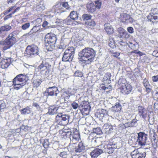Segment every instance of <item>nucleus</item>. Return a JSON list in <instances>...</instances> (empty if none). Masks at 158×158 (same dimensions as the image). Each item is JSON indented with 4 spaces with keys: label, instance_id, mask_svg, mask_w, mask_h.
<instances>
[{
    "label": "nucleus",
    "instance_id": "4c0bfd02",
    "mask_svg": "<svg viewBox=\"0 0 158 158\" xmlns=\"http://www.w3.org/2000/svg\"><path fill=\"white\" fill-rule=\"evenodd\" d=\"M95 7L97 9H99L101 8L102 5V1L100 0H96L94 2Z\"/></svg>",
    "mask_w": 158,
    "mask_h": 158
},
{
    "label": "nucleus",
    "instance_id": "5701e85b",
    "mask_svg": "<svg viewBox=\"0 0 158 158\" xmlns=\"http://www.w3.org/2000/svg\"><path fill=\"white\" fill-rule=\"evenodd\" d=\"M122 108V106L119 102H116L114 106L111 108V110L114 112H118L120 111Z\"/></svg>",
    "mask_w": 158,
    "mask_h": 158
},
{
    "label": "nucleus",
    "instance_id": "4468645a",
    "mask_svg": "<svg viewBox=\"0 0 158 158\" xmlns=\"http://www.w3.org/2000/svg\"><path fill=\"white\" fill-rule=\"evenodd\" d=\"M13 85L14 86V88L15 89L18 90L22 88L23 86L25 85V82L23 83L21 81L18 79L15 80V78L13 80Z\"/></svg>",
    "mask_w": 158,
    "mask_h": 158
},
{
    "label": "nucleus",
    "instance_id": "6e6d98bb",
    "mask_svg": "<svg viewBox=\"0 0 158 158\" xmlns=\"http://www.w3.org/2000/svg\"><path fill=\"white\" fill-rule=\"evenodd\" d=\"M72 106L73 108L75 109H77L79 107V105L78 104L75 102H73L72 104Z\"/></svg>",
    "mask_w": 158,
    "mask_h": 158
},
{
    "label": "nucleus",
    "instance_id": "e433bc0d",
    "mask_svg": "<svg viewBox=\"0 0 158 158\" xmlns=\"http://www.w3.org/2000/svg\"><path fill=\"white\" fill-rule=\"evenodd\" d=\"M68 106V102H60L59 104V108L61 107V109H65Z\"/></svg>",
    "mask_w": 158,
    "mask_h": 158
},
{
    "label": "nucleus",
    "instance_id": "4d7b16f0",
    "mask_svg": "<svg viewBox=\"0 0 158 158\" xmlns=\"http://www.w3.org/2000/svg\"><path fill=\"white\" fill-rule=\"evenodd\" d=\"M62 6L67 9H68L69 8V6L67 2H63L62 4Z\"/></svg>",
    "mask_w": 158,
    "mask_h": 158
},
{
    "label": "nucleus",
    "instance_id": "7c9ffc66",
    "mask_svg": "<svg viewBox=\"0 0 158 158\" xmlns=\"http://www.w3.org/2000/svg\"><path fill=\"white\" fill-rule=\"evenodd\" d=\"M118 31L120 35V37H123L124 35H125L127 34V32L122 27L118 28Z\"/></svg>",
    "mask_w": 158,
    "mask_h": 158
},
{
    "label": "nucleus",
    "instance_id": "0e129e2a",
    "mask_svg": "<svg viewBox=\"0 0 158 158\" xmlns=\"http://www.w3.org/2000/svg\"><path fill=\"white\" fill-rule=\"evenodd\" d=\"M152 80L154 82L158 81V75L156 76H153L152 77Z\"/></svg>",
    "mask_w": 158,
    "mask_h": 158
},
{
    "label": "nucleus",
    "instance_id": "5fc2aeb1",
    "mask_svg": "<svg viewBox=\"0 0 158 158\" xmlns=\"http://www.w3.org/2000/svg\"><path fill=\"white\" fill-rule=\"evenodd\" d=\"M32 106L35 107L38 110H40V107L39 105L37 102H34L32 104Z\"/></svg>",
    "mask_w": 158,
    "mask_h": 158
},
{
    "label": "nucleus",
    "instance_id": "f8f14e48",
    "mask_svg": "<svg viewBox=\"0 0 158 158\" xmlns=\"http://www.w3.org/2000/svg\"><path fill=\"white\" fill-rule=\"evenodd\" d=\"M80 138V135L78 131L77 130L74 131L70 137V143L75 144L79 140Z\"/></svg>",
    "mask_w": 158,
    "mask_h": 158
},
{
    "label": "nucleus",
    "instance_id": "6e6552de",
    "mask_svg": "<svg viewBox=\"0 0 158 158\" xmlns=\"http://www.w3.org/2000/svg\"><path fill=\"white\" fill-rule=\"evenodd\" d=\"M95 116L101 120L108 117L107 111L106 110L102 109L98 110L95 114Z\"/></svg>",
    "mask_w": 158,
    "mask_h": 158
},
{
    "label": "nucleus",
    "instance_id": "393cba45",
    "mask_svg": "<svg viewBox=\"0 0 158 158\" xmlns=\"http://www.w3.org/2000/svg\"><path fill=\"white\" fill-rule=\"evenodd\" d=\"M73 57H74L73 56H71L70 54H65L64 52L62 58V60L65 62L68 61L70 62L72 61Z\"/></svg>",
    "mask_w": 158,
    "mask_h": 158
},
{
    "label": "nucleus",
    "instance_id": "0eeeda50",
    "mask_svg": "<svg viewBox=\"0 0 158 158\" xmlns=\"http://www.w3.org/2000/svg\"><path fill=\"white\" fill-rule=\"evenodd\" d=\"M120 143L118 142L108 144L106 147L105 148V152L110 154L114 152L115 149H118L120 148V146H118V144Z\"/></svg>",
    "mask_w": 158,
    "mask_h": 158
},
{
    "label": "nucleus",
    "instance_id": "b1692460",
    "mask_svg": "<svg viewBox=\"0 0 158 158\" xmlns=\"http://www.w3.org/2000/svg\"><path fill=\"white\" fill-rule=\"evenodd\" d=\"M104 26L105 30L107 34L111 35L114 33L113 28L109 24H105Z\"/></svg>",
    "mask_w": 158,
    "mask_h": 158
},
{
    "label": "nucleus",
    "instance_id": "8fccbe9b",
    "mask_svg": "<svg viewBox=\"0 0 158 158\" xmlns=\"http://www.w3.org/2000/svg\"><path fill=\"white\" fill-rule=\"evenodd\" d=\"M73 132L71 131H67V132H64V135H65L67 137H69L70 138V136H71Z\"/></svg>",
    "mask_w": 158,
    "mask_h": 158
},
{
    "label": "nucleus",
    "instance_id": "9b49d317",
    "mask_svg": "<svg viewBox=\"0 0 158 158\" xmlns=\"http://www.w3.org/2000/svg\"><path fill=\"white\" fill-rule=\"evenodd\" d=\"M123 85H121V92L122 93L125 94H130L132 90V86L128 83L125 84L122 82Z\"/></svg>",
    "mask_w": 158,
    "mask_h": 158
},
{
    "label": "nucleus",
    "instance_id": "ddd939ff",
    "mask_svg": "<svg viewBox=\"0 0 158 158\" xmlns=\"http://www.w3.org/2000/svg\"><path fill=\"white\" fill-rule=\"evenodd\" d=\"M137 110L138 114L142 118L145 119L148 116V111L144 107L141 106L138 107Z\"/></svg>",
    "mask_w": 158,
    "mask_h": 158
},
{
    "label": "nucleus",
    "instance_id": "e2e57ef3",
    "mask_svg": "<svg viewBox=\"0 0 158 158\" xmlns=\"http://www.w3.org/2000/svg\"><path fill=\"white\" fill-rule=\"evenodd\" d=\"M128 31L130 33H132L134 32V29L132 27H129L127 28Z\"/></svg>",
    "mask_w": 158,
    "mask_h": 158
},
{
    "label": "nucleus",
    "instance_id": "a18cd8bd",
    "mask_svg": "<svg viewBox=\"0 0 158 158\" xmlns=\"http://www.w3.org/2000/svg\"><path fill=\"white\" fill-rule=\"evenodd\" d=\"M138 120L136 119H132L131 122V127H136L137 125V121Z\"/></svg>",
    "mask_w": 158,
    "mask_h": 158
},
{
    "label": "nucleus",
    "instance_id": "412c9836",
    "mask_svg": "<svg viewBox=\"0 0 158 158\" xmlns=\"http://www.w3.org/2000/svg\"><path fill=\"white\" fill-rule=\"evenodd\" d=\"M147 18L149 20L154 23L155 21H158V13H150L147 16Z\"/></svg>",
    "mask_w": 158,
    "mask_h": 158
},
{
    "label": "nucleus",
    "instance_id": "cd10ccee",
    "mask_svg": "<svg viewBox=\"0 0 158 158\" xmlns=\"http://www.w3.org/2000/svg\"><path fill=\"white\" fill-rule=\"evenodd\" d=\"M41 28V26L40 25L37 24L34 26L31 29L28 33V34L31 35L33 33H35L39 31Z\"/></svg>",
    "mask_w": 158,
    "mask_h": 158
},
{
    "label": "nucleus",
    "instance_id": "ea45409f",
    "mask_svg": "<svg viewBox=\"0 0 158 158\" xmlns=\"http://www.w3.org/2000/svg\"><path fill=\"white\" fill-rule=\"evenodd\" d=\"M86 25L87 26L94 27L95 25V22L92 20H89V21L85 22Z\"/></svg>",
    "mask_w": 158,
    "mask_h": 158
},
{
    "label": "nucleus",
    "instance_id": "f704fd0d",
    "mask_svg": "<svg viewBox=\"0 0 158 158\" xmlns=\"http://www.w3.org/2000/svg\"><path fill=\"white\" fill-rule=\"evenodd\" d=\"M42 81L41 80L37 79L35 80H34L33 81V84L34 87L36 88L38 87Z\"/></svg>",
    "mask_w": 158,
    "mask_h": 158
},
{
    "label": "nucleus",
    "instance_id": "79ce46f5",
    "mask_svg": "<svg viewBox=\"0 0 158 158\" xmlns=\"http://www.w3.org/2000/svg\"><path fill=\"white\" fill-rule=\"evenodd\" d=\"M83 74L80 70H77L74 73V75L76 77H81L83 76Z\"/></svg>",
    "mask_w": 158,
    "mask_h": 158
},
{
    "label": "nucleus",
    "instance_id": "6ab92c4d",
    "mask_svg": "<svg viewBox=\"0 0 158 158\" xmlns=\"http://www.w3.org/2000/svg\"><path fill=\"white\" fill-rule=\"evenodd\" d=\"M74 21L78 20L79 18V20H81V18L79 16V14L77 11L75 10H73L71 12L69 15Z\"/></svg>",
    "mask_w": 158,
    "mask_h": 158
},
{
    "label": "nucleus",
    "instance_id": "bb28decb",
    "mask_svg": "<svg viewBox=\"0 0 158 158\" xmlns=\"http://www.w3.org/2000/svg\"><path fill=\"white\" fill-rule=\"evenodd\" d=\"M64 53L70 54L74 57L75 53L74 48L73 47H69L65 50Z\"/></svg>",
    "mask_w": 158,
    "mask_h": 158
},
{
    "label": "nucleus",
    "instance_id": "de8ad7c7",
    "mask_svg": "<svg viewBox=\"0 0 158 158\" xmlns=\"http://www.w3.org/2000/svg\"><path fill=\"white\" fill-rule=\"evenodd\" d=\"M93 132L96 133L97 134H100L101 131L99 128H94L93 129Z\"/></svg>",
    "mask_w": 158,
    "mask_h": 158
},
{
    "label": "nucleus",
    "instance_id": "72a5a7b5",
    "mask_svg": "<svg viewBox=\"0 0 158 158\" xmlns=\"http://www.w3.org/2000/svg\"><path fill=\"white\" fill-rule=\"evenodd\" d=\"M1 27L2 29V30L4 32L9 31L12 29L11 26L8 24H6L2 26Z\"/></svg>",
    "mask_w": 158,
    "mask_h": 158
},
{
    "label": "nucleus",
    "instance_id": "bf43d9fd",
    "mask_svg": "<svg viewBox=\"0 0 158 158\" xmlns=\"http://www.w3.org/2000/svg\"><path fill=\"white\" fill-rule=\"evenodd\" d=\"M48 24L49 23L47 21H45L42 24V26L44 27H49V26L48 25Z\"/></svg>",
    "mask_w": 158,
    "mask_h": 158
},
{
    "label": "nucleus",
    "instance_id": "1a4fd4ad",
    "mask_svg": "<svg viewBox=\"0 0 158 158\" xmlns=\"http://www.w3.org/2000/svg\"><path fill=\"white\" fill-rule=\"evenodd\" d=\"M57 39L56 35L52 33H48L45 36L44 41L55 44Z\"/></svg>",
    "mask_w": 158,
    "mask_h": 158
},
{
    "label": "nucleus",
    "instance_id": "f03ea898",
    "mask_svg": "<svg viewBox=\"0 0 158 158\" xmlns=\"http://www.w3.org/2000/svg\"><path fill=\"white\" fill-rule=\"evenodd\" d=\"M18 34V31H14L10 34L5 40L0 41V46L5 45L3 50L10 48L19 39Z\"/></svg>",
    "mask_w": 158,
    "mask_h": 158
},
{
    "label": "nucleus",
    "instance_id": "680f3d73",
    "mask_svg": "<svg viewBox=\"0 0 158 158\" xmlns=\"http://www.w3.org/2000/svg\"><path fill=\"white\" fill-rule=\"evenodd\" d=\"M87 8L89 11L92 13L94 12L96 10L95 7H94V8H93V7H89V8Z\"/></svg>",
    "mask_w": 158,
    "mask_h": 158
},
{
    "label": "nucleus",
    "instance_id": "603ef678",
    "mask_svg": "<svg viewBox=\"0 0 158 158\" xmlns=\"http://www.w3.org/2000/svg\"><path fill=\"white\" fill-rule=\"evenodd\" d=\"M61 4L60 3H58L56 4L55 6H53L54 8L56 10H57L59 9H60L61 7Z\"/></svg>",
    "mask_w": 158,
    "mask_h": 158
},
{
    "label": "nucleus",
    "instance_id": "c756f323",
    "mask_svg": "<svg viewBox=\"0 0 158 158\" xmlns=\"http://www.w3.org/2000/svg\"><path fill=\"white\" fill-rule=\"evenodd\" d=\"M19 111L21 114L23 115H25L27 114H28L31 113L30 109L28 106H27L25 108L20 110Z\"/></svg>",
    "mask_w": 158,
    "mask_h": 158
},
{
    "label": "nucleus",
    "instance_id": "49530a36",
    "mask_svg": "<svg viewBox=\"0 0 158 158\" xmlns=\"http://www.w3.org/2000/svg\"><path fill=\"white\" fill-rule=\"evenodd\" d=\"M128 44L129 47L132 49L135 50L136 49L135 44H134L132 42H129Z\"/></svg>",
    "mask_w": 158,
    "mask_h": 158
},
{
    "label": "nucleus",
    "instance_id": "473e14b6",
    "mask_svg": "<svg viewBox=\"0 0 158 158\" xmlns=\"http://www.w3.org/2000/svg\"><path fill=\"white\" fill-rule=\"evenodd\" d=\"M68 155L67 152L64 151L61 152L59 155L56 157V158H67Z\"/></svg>",
    "mask_w": 158,
    "mask_h": 158
},
{
    "label": "nucleus",
    "instance_id": "09e8293b",
    "mask_svg": "<svg viewBox=\"0 0 158 158\" xmlns=\"http://www.w3.org/2000/svg\"><path fill=\"white\" fill-rule=\"evenodd\" d=\"M108 45L109 46L112 48H114L115 46L114 42L113 40V39L111 40H110L109 43Z\"/></svg>",
    "mask_w": 158,
    "mask_h": 158
},
{
    "label": "nucleus",
    "instance_id": "a211bd4d",
    "mask_svg": "<svg viewBox=\"0 0 158 158\" xmlns=\"http://www.w3.org/2000/svg\"><path fill=\"white\" fill-rule=\"evenodd\" d=\"M15 80L18 79L23 83L25 82L26 84L27 81L28 80V77L25 74H20L17 75L15 77Z\"/></svg>",
    "mask_w": 158,
    "mask_h": 158
},
{
    "label": "nucleus",
    "instance_id": "3c124183",
    "mask_svg": "<svg viewBox=\"0 0 158 158\" xmlns=\"http://www.w3.org/2000/svg\"><path fill=\"white\" fill-rule=\"evenodd\" d=\"M89 102L88 101H84L81 103L80 106L82 107H85L86 106H87V105H89Z\"/></svg>",
    "mask_w": 158,
    "mask_h": 158
},
{
    "label": "nucleus",
    "instance_id": "338daca9",
    "mask_svg": "<svg viewBox=\"0 0 158 158\" xmlns=\"http://www.w3.org/2000/svg\"><path fill=\"white\" fill-rule=\"evenodd\" d=\"M124 124L126 128L128 127H131V122H126Z\"/></svg>",
    "mask_w": 158,
    "mask_h": 158
},
{
    "label": "nucleus",
    "instance_id": "2f4dec72",
    "mask_svg": "<svg viewBox=\"0 0 158 158\" xmlns=\"http://www.w3.org/2000/svg\"><path fill=\"white\" fill-rule=\"evenodd\" d=\"M73 20L69 16L66 19L64 20V23H66L67 25H71L73 24Z\"/></svg>",
    "mask_w": 158,
    "mask_h": 158
},
{
    "label": "nucleus",
    "instance_id": "58836bf2",
    "mask_svg": "<svg viewBox=\"0 0 158 158\" xmlns=\"http://www.w3.org/2000/svg\"><path fill=\"white\" fill-rule=\"evenodd\" d=\"M111 75L110 73H108L104 77V81H106L107 83H110L111 82L110 77Z\"/></svg>",
    "mask_w": 158,
    "mask_h": 158
},
{
    "label": "nucleus",
    "instance_id": "c03bdc74",
    "mask_svg": "<svg viewBox=\"0 0 158 158\" xmlns=\"http://www.w3.org/2000/svg\"><path fill=\"white\" fill-rule=\"evenodd\" d=\"M30 23H27L23 24L21 26V28L23 30H26L28 28L30 27Z\"/></svg>",
    "mask_w": 158,
    "mask_h": 158
},
{
    "label": "nucleus",
    "instance_id": "423d86ee",
    "mask_svg": "<svg viewBox=\"0 0 158 158\" xmlns=\"http://www.w3.org/2000/svg\"><path fill=\"white\" fill-rule=\"evenodd\" d=\"M51 65L46 60H43L42 62L38 66V70L41 72L45 71V74H47L49 73L50 70Z\"/></svg>",
    "mask_w": 158,
    "mask_h": 158
},
{
    "label": "nucleus",
    "instance_id": "774afa93",
    "mask_svg": "<svg viewBox=\"0 0 158 158\" xmlns=\"http://www.w3.org/2000/svg\"><path fill=\"white\" fill-rule=\"evenodd\" d=\"M152 145L153 147L155 148L156 149L157 147V142H153V141L152 140Z\"/></svg>",
    "mask_w": 158,
    "mask_h": 158
},
{
    "label": "nucleus",
    "instance_id": "c85d7f7f",
    "mask_svg": "<svg viewBox=\"0 0 158 158\" xmlns=\"http://www.w3.org/2000/svg\"><path fill=\"white\" fill-rule=\"evenodd\" d=\"M105 130V131L107 134H110L112 133L114 131V129L112 126H110L108 125H105L103 127Z\"/></svg>",
    "mask_w": 158,
    "mask_h": 158
},
{
    "label": "nucleus",
    "instance_id": "f3484780",
    "mask_svg": "<svg viewBox=\"0 0 158 158\" xmlns=\"http://www.w3.org/2000/svg\"><path fill=\"white\" fill-rule=\"evenodd\" d=\"M132 158H145L146 153L144 152L142 153L141 152H138L137 151H134L131 154Z\"/></svg>",
    "mask_w": 158,
    "mask_h": 158
},
{
    "label": "nucleus",
    "instance_id": "9d476101",
    "mask_svg": "<svg viewBox=\"0 0 158 158\" xmlns=\"http://www.w3.org/2000/svg\"><path fill=\"white\" fill-rule=\"evenodd\" d=\"M45 93H47L48 96H57L59 94V91L57 87L53 86L48 88L45 91Z\"/></svg>",
    "mask_w": 158,
    "mask_h": 158
},
{
    "label": "nucleus",
    "instance_id": "37998d69",
    "mask_svg": "<svg viewBox=\"0 0 158 158\" xmlns=\"http://www.w3.org/2000/svg\"><path fill=\"white\" fill-rule=\"evenodd\" d=\"M49 145V142L48 139H44L43 143V146L45 148H48Z\"/></svg>",
    "mask_w": 158,
    "mask_h": 158
},
{
    "label": "nucleus",
    "instance_id": "39448f33",
    "mask_svg": "<svg viewBox=\"0 0 158 158\" xmlns=\"http://www.w3.org/2000/svg\"><path fill=\"white\" fill-rule=\"evenodd\" d=\"M70 116L69 115L63 114L62 113H59L56 116V122L60 125H64L69 122Z\"/></svg>",
    "mask_w": 158,
    "mask_h": 158
},
{
    "label": "nucleus",
    "instance_id": "dca6fc26",
    "mask_svg": "<svg viewBox=\"0 0 158 158\" xmlns=\"http://www.w3.org/2000/svg\"><path fill=\"white\" fill-rule=\"evenodd\" d=\"M12 59L10 58H8L6 59H3L2 61L1 68L3 69L6 68L8 67L11 63Z\"/></svg>",
    "mask_w": 158,
    "mask_h": 158
},
{
    "label": "nucleus",
    "instance_id": "a878e982",
    "mask_svg": "<svg viewBox=\"0 0 158 158\" xmlns=\"http://www.w3.org/2000/svg\"><path fill=\"white\" fill-rule=\"evenodd\" d=\"M45 43V48L48 51H52L54 48L55 44L47 42Z\"/></svg>",
    "mask_w": 158,
    "mask_h": 158
},
{
    "label": "nucleus",
    "instance_id": "864d4df0",
    "mask_svg": "<svg viewBox=\"0 0 158 158\" xmlns=\"http://www.w3.org/2000/svg\"><path fill=\"white\" fill-rule=\"evenodd\" d=\"M98 139V138H96V137H93L92 139L91 140V142L92 144L94 145L95 146H96V143L97 142V139Z\"/></svg>",
    "mask_w": 158,
    "mask_h": 158
},
{
    "label": "nucleus",
    "instance_id": "052dcab7",
    "mask_svg": "<svg viewBox=\"0 0 158 158\" xmlns=\"http://www.w3.org/2000/svg\"><path fill=\"white\" fill-rule=\"evenodd\" d=\"M12 17V16L11 15V14L10 13L9 15H6L4 18V20H6L8 19L9 18H11Z\"/></svg>",
    "mask_w": 158,
    "mask_h": 158
},
{
    "label": "nucleus",
    "instance_id": "69168bd1",
    "mask_svg": "<svg viewBox=\"0 0 158 158\" xmlns=\"http://www.w3.org/2000/svg\"><path fill=\"white\" fill-rule=\"evenodd\" d=\"M154 99L158 101V91H156L155 94L154 95Z\"/></svg>",
    "mask_w": 158,
    "mask_h": 158
},
{
    "label": "nucleus",
    "instance_id": "c9c22d12",
    "mask_svg": "<svg viewBox=\"0 0 158 158\" xmlns=\"http://www.w3.org/2000/svg\"><path fill=\"white\" fill-rule=\"evenodd\" d=\"M91 16L90 15L84 14L82 16V18L83 20L85 22H86V21L91 19Z\"/></svg>",
    "mask_w": 158,
    "mask_h": 158
},
{
    "label": "nucleus",
    "instance_id": "aec40b11",
    "mask_svg": "<svg viewBox=\"0 0 158 158\" xmlns=\"http://www.w3.org/2000/svg\"><path fill=\"white\" fill-rule=\"evenodd\" d=\"M85 146L84 144L82 142H79L77 146L75 148V151L76 152L80 153L84 151Z\"/></svg>",
    "mask_w": 158,
    "mask_h": 158
},
{
    "label": "nucleus",
    "instance_id": "2eb2a0df",
    "mask_svg": "<svg viewBox=\"0 0 158 158\" xmlns=\"http://www.w3.org/2000/svg\"><path fill=\"white\" fill-rule=\"evenodd\" d=\"M103 152V150L99 148H96L94 149L90 153L92 158H96Z\"/></svg>",
    "mask_w": 158,
    "mask_h": 158
},
{
    "label": "nucleus",
    "instance_id": "7ed1b4c3",
    "mask_svg": "<svg viewBox=\"0 0 158 158\" xmlns=\"http://www.w3.org/2000/svg\"><path fill=\"white\" fill-rule=\"evenodd\" d=\"M137 142L139 145L142 146L145 145H150L151 144L152 139L148 137L147 134L142 132L138 133Z\"/></svg>",
    "mask_w": 158,
    "mask_h": 158
},
{
    "label": "nucleus",
    "instance_id": "13d9d810",
    "mask_svg": "<svg viewBox=\"0 0 158 158\" xmlns=\"http://www.w3.org/2000/svg\"><path fill=\"white\" fill-rule=\"evenodd\" d=\"M119 130H123L125 129L126 127L125 124H120L119 125Z\"/></svg>",
    "mask_w": 158,
    "mask_h": 158
},
{
    "label": "nucleus",
    "instance_id": "a19ab883",
    "mask_svg": "<svg viewBox=\"0 0 158 158\" xmlns=\"http://www.w3.org/2000/svg\"><path fill=\"white\" fill-rule=\"evenodd\" d=\"M123 20H125L126 21L129 20L131 22V20L132 18L130 16L127 14H124L123 15Z\"/></svg>",
    "mask_w": 158,
    "mask_h": 158
},
{
    "label": "nucleus",
    "instance_id": "f257e3e1",
    "mask_svg": "<svg viewBox=\"0 0 158 158\" xmlns=\"http://www.w3.org/2000/svg\"><path fill=\"white\" fill-rule=\"evenodd\" d=\"M96 52L92 48L85 47L78 53V59L81 61L87 62L90 64L95 60Z\"/></svg>",
    "mask_w": 158,
    "mask_h": 158
},
{
    "label": "nucleus",
    "instance_id": "20e7f679",
    "mask_svg": "<svg viewBox=\"0 0 158 158\" xmlns=\"http://www.w3.org/2000/svg\"><path fill=\"white\" fill-rule=\"evenodd\" d=\"M25 52V56L28 57H33L35 55H39V48L35 45H28L26 48Z\"/></svg>",
    "mask_w": 158,
    "mask_h": 158
},
{
    "label": "nucleus",
    "instance_id": "4be33fe9",
    "mask_svg": "<svg viewBox=\"0 0 158 158\" xmlns=\"http://www.w3.org/2000/svg\"><path fill=\"white\" fill-rule=\"evenodd\" d=\"M59 107L55 106H50L48 109V111L47 114L51 115H53L56 114L58 112L57 110Z\"/></svg>",
    "mask_w": 158,
    "mask_h": 158
}]
</instances>
